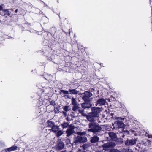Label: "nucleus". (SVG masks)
Wrapping results in <instances>:
<instances>
[{
  "label": "nucleus",
  "mask_w": 152,
  "mask_h": 152,
  "mask_svg": "<svg viewBox=\"0 0 152 152\" xmlns=\"http://www.w3.org/2000/svg\"><path fill=\"white\" fill-rule=\"evenodd\" d=\"M114 115V113H111L110 114V116L111 117V118H114L113 117V116Z\"/></svg>",
  "instance_id": "obj_34"
},
{
  "label": "nucleus",
  "mask_w": 152,
  "mask_h": 152,
  "mask_svg": "<svg viewBox=\"0 0 152 152\" xmlns=\"http://www.w3.org/2000/svg\"><path fill=\"white\" fill-rule=\"evenodd\" d=\"M74 132V131L73 129H68L66 131V136L67 137H69Z\"/></svg>",
  "instance_id": "obj_17"
},
{
  "label": "nucleus",
  "mask_w": 152,
  "mask_h": 152,
  "mask_svg": "<svg viewBox=\"0 0 152 152\" xmlns=\"http://www.w3.org/2000/svg\"><path fill=\"white\" fill-rule=\"evenodd\" d=\"M46 124L47 125V126L48 127L52 128L53 126H54L55 124L54 122L50 120H48Z\"/></svg>",
  "instance_id": "obj_18"
},
{
  "label": "nucleus",
  "mask_w": 152,
  "mask_h": 152,
  "mask_svg": "<svg viewBox=\"0 0 152 152\" xmlns=\"http://www.w3.org/2000/svg\"><path fill=\"white\" fill-rule=\"evenodd\" d=\"M122 131L121 132V136L122 137H124L126 135H128L129 133V132L126 130H124V129L122 130Z\"/></svg>",
  "instance_id": "obj_20"
},
{
  "label": "nucleus",
  "mask_w": 152,
  "mask_h": 152,
  "mask_svg": "<svg viewBox=\"0 0 152 152\" xmlns=\"http://www.w3.org/2000/svg\"><path fill=\"white\" fill-rule=\"evenodd\" d=\"M110 113H109V112H107L106 113V115H107V117L110 116Z\"/></svg>",
  "instance_id": "obj_35"
},
{
  "label": "nucleus",
  "mask_w": 152,
  "mask_h": 152,
  "mask_svg": "<svg viewBox=\"0 0 152 152\" xmlns=\"http://www.w3.org/2000/svg\"><path fill=\"white\" fill-rule=\"evenodd\" d=\"M105 116V115H104V114H103V115H102V117L103 118H104V117Z\"/></svg>",
  "instance_id": "obj_43"
},
{
  "label": "nucleus",
  "mask_w": 152,
  "mask_h": 152,
  "mask_svg": "<svg viewBox=\"0 0 152 152\" xmlns=\"http://www.w3.org/2000/svg\"><path fill=\"white\" fill-rule=\"evenodd\" d=\"M57 2H58V1H57Z\"/></svg>",
  "instance_id": "obj_47"
},
{
  "label": "nucleus",
  "mask_w": 152,
  "mask_h": 152,
  "mask_svg": "<svg viewBox=\"0 0 152 152\" xmlns=\"http://www.w3.org/2000/svg\"><path fill=\"white\" fill-rule=\"evenodd\" d=\"M142 145L140 143L137 144L135 148L136 150H137L138 152H142L143 151Z\"/></svg>",
  "instance_id": "obj_19"
},
{
  "label": "nucleus",
  "mask_w": 152,
  "mask_h": 152,
  "mask_svg": "<svg viewBox=\"0 0 152 152\" xmlns=\"http://www.w3.org/2000/svg\"><path fill=\"white\" fill-rule=\"evenodd\" d=\"M57 132L56 136L57 137H59L63 134V132L62 130H59Z\"/></svg>",
  "instance_id": "obj_28"
},
{
  "label": "nucleus",
  "mask_w": 152,
  "mask_h": 152,
  "mask_svg": "<svg viewBox=\"0 0 152 152\" xmlns=\"http://www.w3.org/2000/svg\"><path fill=\"white\" fill-rule=\"evenodd\" d=\"M99 140V137L95 135L91 138L90 142L92 143H95L98 142Z\"/></svg>",
  "instance_id": "obj_13"
},
{
  "label": "nucleus",
  "mask_w": 152,
  "mask_h": 152,
  "mask_svg": "<svg viewBox=\"0 0 152 152\" xmlns=\"http://www.w3.org/2000/svg\"><path fill=\"white\" fill-rule=\"evenodd\" d=\"M95 89L94 88H92L91 89V92H92L93 91H94Z\"/></svg>",
  "instance_id": "obj_42"
},
{
  "label": "nucleus",
  "mask_w": 152,
  "mask_h": 152,
  "mask_svg": "<svg viewBox=\"0 0 152 152\" xmlns=\"http://www.w3.org/2000/svg\"><path fill=\"white\" fill-rule=\"evenodd\" d=\"M60 107H54V111L56 113H58L59 112Z\"/></svg>",
  "instance_id": "obj_27"
},
{
  "label": "nucleus",
  "mask_w": 152,
  "mask_h": 152,
  "mask_svg": "<svg viewBox=\"0 0 152 152\" xmlns=\"http://www.w3.org/2000/svg\"><path fill=\"white\" fill-rule=\"evenodd\" d=\"M137 139H127V140L124 142V143L126 146H132L135 145L136 142L137 141Z\"/></svg>",
  "instance_id": "obj_6"
},
{
  "label": "nucleus",
  "mask_w": 152,
  "mask_h": 152,
  "mask_svg": "<svg viewBox=\"0 0 152 152\" xmlns=\"http://www.w3.org/2000/svg\"><path fill=\"white\" fill-rule=\"evenodd\" d=\"M79 104H77L76 105H74L72 107V110L74 111H77L80 108Z\"/></svg>",
  "instance_id": "obj_22"
},
{
  "label": "nucleus",
  "mask_w": 152,
  "mask_h": 152,
  "mask_svg": "<svg viewBox=\"0 0 152 152\" xmlns=\"http://www.w3.org/2000/svg\"><path fill=\"white\" fill-rule=\"evenodd\" d=\"M81 95H83L82 99L84 102H90L91 101L90 98L93 95L91 92L85 91L83 93H82Z\"/></svg>",
  "instance_id": "obj_4"
},
{
  "label": "nucleus",
  "mask_w": 152,
  "mask_h": 152,
  "mask_svg": "<svg viewBox=\"0 0 152 152\" xmlns=\"http://www.w3.org/2000/svg\"><path fill=\"white\" fill-rule=\"evenodd\" d=\"M61 152H68L66 150H64L62 151H61Z\"/></svg>",
  "instance_id": "obj_41"
},
{
  "label": "nucleus",
  "mask_w": 152,
  "mask_h": 152,
  "mask_svg": "<svg viewBox=\"0 0 152 152\" xmlns=\"http://www.w3.org/2000/svg\"><path fill=\"white\" fill-rule=\"evenodd\" d=\"M69 123L68 122H64L61 124V126L63 129L68 128L69 127Z\"/></svg>",
  "instance_id": "obj_23"
},
{
  "label": "nucleus",
  "mask_w": 152,
  "mask_h": 152,
  "mask_svg": "<svg viewBox=\"0 0 152 152\" xmlns=\"http://www.w3.org/2000/svg\"><path fill=\"white\" fill-rule=\"evenodd\" d=\"M73 142L72 144V145H77L81 143L86 142L87 141V138L85 136H78L73 138Z\"/></svg>",
  "instance_id": "obj_3"
},
{
  "label": "nucleus",
  "mask_w": 152,
  "mask_h": 152,
  "mask_svg": "<svg viewBox=\"0 0 152 152\" xmlns=\"http://www.w3.org/2000/svg\"><path fill=\"white\" fill-rule=\"evenodd\" d=\"M64 110L66 112L69 111L71 108L70 107L69 105L66 106L64 107L63 108Z\"/></svg>",
  "instance_id": "obj_25"
},
{
  "label": "nucleus",
  "mask_w": 152,
  "mask_h": 152,
  "mask_svg": "<svg viewBox=\"0 0 152 152\" xmlns=\"http://www.w3.org/2000/svg\"><path fill=\"white\" fill-rule=\"evenodd\" d=\"M146 134H148L147 136H148V138H151V135H149V134H147V133H146Z\"/></svg>",
  "instance_id": "obj_38"
},
{
  "label": "nucleus",
  "mask_w": 152,
  "mask_h": 152,
  "mask_svg": "<svg viewBox=\"0 0 152 152\" xmlns=\"http://www.w3.org/2000/svg\"><path fill=\"white\" fill-rule=\"evenodd\" d=\"M56 29L55 28L53 27L50 29V31H52V33H55L56 32Z\"/></svg>",
  "instance_id": "obj_29"
},
{
  "label": "nucleus",
  "mask_w": 152,
  "mask_h": 152,
  "mask_svg": "<svg viewBox=\"0 0 152 152\" xmlns=\"http://www.w3.org/2000/svg\"><path fill=\"white\" fill-rule=\"evenodd\" d=\"M59 130V126L56 125L53 126L51 129H48V130L50 132V130H52L53 132L56 133Z\"/></svg>",
  "instance_id": "obj_15"
},
{
  "label": "nucleus",
  "mask_w": 152,
  "mask_h": 152,
  "mask_svg": "<svg viewBox=\"0 0 152 152\" xmlns=\"http://www.w3.org/2000/svg\"><path fill=\"white\" fill-rule=\"evenodd\" d=\"M18 10H17H17H15V13H17V12H18Z\"/></svg>",
  "instance_id": "obj_44"
},
{
  "label": "nucleus",
  "mask_w": 152,
  "mask_h": 152,
  "mask_svg": "<svg viewBox=\"0 0 152 152\" xmlns=\"http://www.w3.org/2000/svg\"><path fill=\"white\" fill-rule=\"evenodd\" d=\"M50 152H54L53 151H50Z\"/></svg>",
  "instance_id": "obj_46"
},
{
  "label": "nucleus",
  "mask_w": 152,
  "mask_h": 152,
  "mask_svg": "<svg viewBox=\"0 0 152 152\" xmlns=\"http://www.w3.org/2000/svg\"><path fill=\"white\" fill-rule=\"evenodd\" d=\"M115 145L116 144L115 142H110L103 144L102 145V147L103 148H113Z\"/></svg>",
  "instance_id": "obj_9"
},
{
  "label": "nucleus",
  "mask_w": 152,
  "mask_h": 152,
  "mask_svg": "<svg viewBox=\"0 0 152 152\" xmlns=\"http://www.w3.org/2000/svg\"><path fill=\"white\" fill-rule=\"evenodd\" d=\"M41 1L42 2H43L44 3V6H48L47 5V4H45V2H43V1Z\"/></svg>",
  "instance_id": "obj_39"
},
{
  "label": "nucleus",
  "mask_w": 152,
  "mask_h": 152,
  "mask_svg": "<svg viewBox=\"0 0 152 152\" xmlns=\"http://www.w3.org/2000/svg\"><path fill=\"white\" fill-rule=\"evenodd\" d=\"M113 126L114 128H123L126 125L122 121H117L113 124Z\"/></svg>",
  "instance_id": "obj_5"
},
{
  "label": "nucleus",
  "mask_w": 152,
  "mask_h": 152,
  "mask_svg": "<svg viewBox=\"0 0 152 152\" xmlns=\"http://www.w3.org/2000/svg\"><path fill=\"white\" fill-rule=\"evenodd\" d=\"M71 102L73 106L76 105V104H77V102L76 100V98L73 97H72L71 99Z\"/></svg>",
  "instance_id": "obj_24"
},
{
  "label": "nucleus",
  "mask_w": 152,
  "mask_h": 152,
  "mask_svg": "<svg viewBox=\"0 0 152 152\" xmlns=\"http://www.w3.org/2000/svg\"><path fill=\"white\" fill-rule=\"evenodd\" d=\"M68 90L70 94L75 95L79 93V91L77 90V88L74 89L70 88Z\"/></svg>",
  "instance_id": "obj_12"
},
{
  "label": "nucleus",
  "mask_w": 152,
  "mask_h": 152,
  "mask_svg": "<svg viewBox=\"0 0 152 152\" xmlns=\"http://www.w3.org/2000/svg\"><path fill=\"white\" fill-rule=\"evenodd\" d=\"M95 121H90L88 124V132H92L94 134L100 132L102 129L101 126Z\"/></svg>",
  "instance_id": "obj_2"
},
{
  "label": "nucleus",
  "mask_w": 152,
  "mask_h": 152,
  "mask_svg": "<svg viewBox=\"0 0 152 152\" xmlns=\"http://www.w3.org/2000/svg\"><path fill=\"white\" fill-rule=\"evenodd\" d=\"M2 7L1 5H0V10H2Z\"/></svg>",
  "instance_id": "obj_40"
},
{
  "label": "nucleus",
  "mask_w": 152,
  "mask_h": 152,
  "mask_svg": "<svg viewBox=\"0 0 152 152\" xmlns=\"http://www.w3.org/2000/svg\"><path fill=\"white\" fill-rule=\"evenodd\" d=\"M110 152H121L120 151L117 149H112L110 151Z\"/></svg>",
  "instance_id": "obj_31"
},
{
  "label": "nucleus",
  "mask_w": 152,
  "mask_h": 152,
  "mask_svg": "<svg viewBox=\"0 0 152 152\" xmlns=\"http://www.w3.org/2000/svg\"><path fill=\"white\" fill-rule=\"evenodd\" d=\"M3 11L4 12H5L6 14H7L8 15H9L10 14H9V11H8L7 10H3Z\"/></svg>",
  "instance_id": "obj_33"
},
{
  "label": "nucleus",
  "mask_w": 152,
  "mask_h": 152,
  "mask_svg": "<svg viewBox=\"0 0 152 152\" xmlns=\"http://www.w3.org/2000/svg\"><path fill=\"white\" fill-rule=\"evenodd\" d=\"M64 145L63 142L58 140L56 145V149L58 150H62L64 148Z\"/></svg>",
  "instance_id": "obj_10"
},
{
  "label": "nucleus",
  "mask_w": 152,
  "mask_h": 152,
  "mask_svg": "<svg viewBox=\"0 0 152 152\" xmlns=\"http://www.w3.org/2000/svg\"><path fill=\"white\" fill-rule=\"evenodd\" d=\"M66 144H72L70 142V139L69 138H67L66 140Z\"/></svg>",
  "instance_id": "obj_30"
},
{
  "label": "nucleus",
  "mask_w": 152,
  "mask_h": 152,
  "mask_svg": "<svg viewBox=\"0 0 152 152\" xmlns=\"http://www.w3.org/2000/svg\"><path fill=\"white\" fill-rule=\"evenodd\" d=\"M109 136L111 139L113 141H115L117 139V135L115 133L113 132H110L108 133Z\"/></svg>",
  "instance_id": "obj_14"
},
{
  "label": "nucleus",
  "mask_w": 152,
  "mask_h": 152,
  "mask_svg": "<svg viewBox=\"0 0 152 152\" xmlns=\"http://www.w3.org/2000/svg\"><path fill=\"white\" fill-rule=\"evenodd\" d=\"M119 118H120L117 117L116 118V119H117V120H118Z\"/></svg>",
  "instance_id": "obj_45"
},
{
  "label": "nucleus",
  "mask_w": 152,
  "mask_h": 152,
  "mask_svg": "<svg viewBox=\"0 0 152 152\" xmlns=\"http://www.w3.org/2000/svg\"><path fill=\"white\" fill-rule=\"evenodd\" d=\"M106 100L103 98L98 99L96 101V106H102L106 104Z\"/></svg>",
  "instance_id": "obj_11"
},
{
  "label": "nucleus",
  "mask_w": 152,
  "mask_h": 152,
  "mask_svg": "<svg viewBox=\"0 0 152 152\" xmlns=\"http://www.w3.org/2000/svg\"><path fill=\"white\" fill-rule=\"evenodd\" d=\"M88 145V144H84L83 145V147H87Z\"/></svg>",
  "instance_id": "obj_37"
},
{
  "label": "nucleus",
  "mask_w": 152,
  "mask_h": 152,
  "mask_svg": "<svg viewBox=\"0 0 152 152\" xmlns=\"http://www.w3.org/2000/svg\"><path fill=\"white\" fill-rule=\"evenodd\" d=\"M91 112L88 113L87 116V120L89 121H95V118L99 116L101 109L99 107H93L91 108Z\"/></svg>",
  "instance_id": "obj_1"
},
{
  "label": "nucleus",
  "mask_w": 152,
  "mask_h": 152,
  "mask_svg": "<svg viewBox=\"0 0 152 152\" xmlns=\"http://www.w3.org/2000/svg\"><path fill=\"white\" fill-rule=\"evenodd\" d=\"M115 141H116L119 144H121L123 142V139L121 138H117V139Z\"/></svg>",
  "instance_id": "obj_26"
},
{
  "label": "nucleus",
  "mask_w": 152,
  "mask_h": 152,
  "mask_svg": "<svg viewBox=\"0 0 152 152\" xmlns=\"http://www.w3.org/2000/svg\"><path fill=\"white\" fill-rule=\"evenodd\" d=\"M90 102H84L80 104L82 108L83 109H89L91 107L92 105L90 103Z\"/></svg>",
  "instance_id": "obj_8"
},
{
  "label": "nucleus",
  "mask_w": 152,
  "mask_h": 152,
  "mask_svg": "<svg viewBox=\"0 0 152 152\" xmlns=\"http://www.w3.org/2000/svg\"><path fill=\"white\" fill-rule=\"evenodd\" d=\"M77 111L79 113L81 114L82 116L86 117L87 118L88 115H87L86 114L84 113V109L83 108L79 109Z\"/></svg>",
  "instance_id": "obj_21"
},
{
  "label": "nucleus",
  "mask_w": 152,
  "mask_h": 152,
  "mask_svg": "<svg viewBox=\"0 0 152 152\" xmlns=\"http://www.w3.org/2000/svg\"><path fill=\"white\" fill-rule=\"evenodd\" d=\"M148 141H150L149 140H148Z\"/></svg>",
  "instance_id": "obj_48"
},
{
  "label": "nucleus",
  "mask_w": 152,
  "mask_h": 152,
  "mask_svg": "<svg viewBox=\"0 0 152 152\" xmlns=\"http://www.w3.org/2000/svg\"><path fill=\"white\" fill-rule=\"evenodd\" d=\"M60 94L62 96L66 98L71 99V96L69 95V92L68 91L64 90H60L59 92Z\"/></svg>",
  "instance_id": "obj_7"
},
{
  "label": "nucleus",
  "mask_w": 152,
  "mask_h": 152,
  "mask_svg": "<svg viewBox=\"0 0 152 152\" xmlns=\"http://www.w3.org/2000/svg\"><path fill=\"white\" fill-rule=\"evenodd\" d=\"M50 104L54 106L56 105L55 101L53 100H52L50 102Z\"/></svg>",
  "instance_id": "obj_32"
},
{
  "label": "nucleus",
  "mask_w": 152,
  "mask_h": 152,
  "mask_svg": "<svg viewBox=\"0 0 152 152\" xmlns=\"http://www.w3.org/2000/svg\"><path fill=\"white\" fill-rule=\"evenodd\" d=\"M62 113L64 114V115H66V113L65 111H62Z\"/></svg>",
  "instance_id": "obj_36"
},
{
  "label": "nucleus",
  "mask_w": 152,
  "mask_h": 152,
  "mask_svg": "<svg viewBox=\"0 0 152 152\" xmlns=\"http://www.w3.org/2000/svg\"><path fill=\"white\" fill-rule=\"evenodd\" d=\"M17 148L18 147L17 146L13 145L10 148L5 149L4 150L6 152H10L12 151L17 150Z\"/></svg>",
  "instance_id": "obj_16"
}]
</instances>
